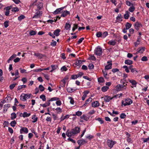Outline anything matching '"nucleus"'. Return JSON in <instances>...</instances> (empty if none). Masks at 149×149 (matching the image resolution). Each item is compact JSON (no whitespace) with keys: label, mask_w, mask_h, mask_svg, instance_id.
I'll return each instance as SVG.
<instances>
[{"label":"nucleus","mask_w":149,"mask_h":149,"mask_svg":"<svg viewBox=\"0 0 149 149\" xmlns=\"http://www.w3.org/2000/svg\"><path fill=\"white\" fill-rule=\"evenodd\" d=\"M80 129L78 127H76L72 129L71 131L68 130H67L66 134L67 136L70 137L72 136H74L78 134L80 132Z\"/></svg>","instance_id":"f257e3e1"},{"label":"nucleus","mask_w":149,"mask_h":149,"mask_svg":"<svg viewBox=\"0 0 149 149\" xmlns=\"http://www.w3.org/2000/svg\"><path fill=\"white\" fill-rule=\"evenodd\" d=\"M127 84L124 82L123 84H118L116 86V89L117 91H122L125 90Z\"/></svg>","instance_id":"f03ea898"},{"label":"nucleus","mask_w":149,"mask_h":149,"mask_svg":"<svg viewBox=\"0 0 149 149\" xmlns=\"http://www.w3.org/2000/svg\"><path fill=\"white\" fill-rule=\"evenodd\" d=\"M32 95L31 94H25L23 93L20 96V99L23 101H25L27 99H29Z\"/></svg>","instance_id":"7ed1b4c3"},{"label":"nucleus","mask_w":149,"mask_h":149,"mask_svg":"<svg viewBox=\"0 0 149 149\" xmlns=\"http://www.w3.org/2000/svg\"><path fill=\"white\" fill-rule=\"evenodd\" d=\"M94 53L97 55L100 56L102 53V49L99 46L97 47L95 49Z\"/></svg>","instance_id":"20e7f679"},{"label":"nucleus","mask_w":149,"mask_h":149,"mask_svg":"<svg viewBox=\"0 0 149 149\" xmlns=\"http://www.w3.org/2000/svg\"><path fill=\"white\" fill-rule=\"evenodd\" d=\"M37 12L35 13L34 15L33 16L32 18L33 19H37L40 18L42 16V12L41 11L36 10Z\"/></svg>","instance_id":"39448f33"},{"label":"nucleus","mask_w":149,"mask_h":149,"mask_svg":"<svg viewBox=\"0 0 149 149\" xmlns=\"http://www.w3.org/2000/svg\"><path fill=\"white\" fill-rule=\"evenodd\" d=\"M125 102L124 103L123 102H122V104L125 106L130 105L132 103V100L129 98H125Z\"/></svg>","instance_id":"423d86ee"},{"label":"nucleus","mask_w":149,"mask_h":149,"mask_svg":"<svg viewBox=\"0 0 149 149\" xmlns=\"http://www.w3.org/2000/svg\"><path fill=\"white\" fill-rule=\"evenodd\" d=\"M108 146L110 148H112L113 145L116 143L115 141L112 140L108 139L107 141Z\"/></svg>","instance_id":"0eeeda50"},{"label":"nucleus","mask_w":149,"mask_h":149,"mask_svg":"<svg viewBox=\"0 0 149 149\" xmlns=\"http://www.w3.org/2000/svg\"><path fill=\"white\" fill-rule=\"evenodd\" d=\"M135 28L138 31L139 28L142 26V25L141 23L138 22H136L135 24H134Z\"/></svg>","instance_id":"6e6552de"},{"label":"nucleus","mask_w":149,"mask_h":149,"mask_svg":"<svg viewBox=\"0 0 149 149\" xmlns=\"http://www.w3.org/2000/svg\"><path fill=\"white\" fill-rule=\"evenodd\" d=\"M89 119V117H87L85 115H83L80 117V121L81 122H83L84 120L88 121Z\"/></svg>","instance_id":"1a4fd4ad"},{"label":"nucleus","mask_w":149,"mask_h":149,"mask_svg":"<svg viewBox=\"0 0 149 149\" xmlns=\"http://www.w3.org/2000/svg\"><path fill=\"white\" fill-rule=\"evenodd\" d=\"M129 81L132 85V86H131L132 88L136 87L137 82L135 80L133 79H129Z\"/></svg>","instance_id":"9d476101"},{"label":"nucleus","mask_w":149,"mask_h":149,"mask_svg":"<svg viewBox=\"0 0 149 149\" xmlns=\"http://www.w3.org/2000/svg\"><path fill=\"white\" fill-rule=\"evenodd\" d=\"M77 143L79 145V146H81L85 143H87V141L84 139H80L77 141Z\"/></svg>","instance_id":"9b49d317"},{"label":"nucleus","mask_w":149,"mask_h":149,"mask_svg":"<svg viewBox=\"0 0 149 149\" xmlns=\"http://www.w3.org/2000/svg\"><path fill=\"white\" fill-rule=\"evenodd\" d=\"M102 98H103L104 100L106 102H109L112 99V97L108 95H106Z\"/></svg>","instance_id":"f8f14e48"},{"label":"nucleus","mask_w":149,"mask_h":149,"mask_svg":"<svg viewBox=\"0 0 149 149\" xmlns=\"http://www.w3.org/2000/svg\"><path fill=\"white\" fill-rule=\"evenodd\" d=\"M20 134H22L23 133L27 134L28 132V130L26 127H22L20 130Z\"/></svg>","instance_id":"ddd939ff"},{"label":"nucleus","mask_w":149,"mask_h":149,"mask_svg":"<svg viewBox=\"0 0 149 149\" xmlns=\"http://www.w3.org/2000/svg\"><path fill=\"white\" fill-rule=\"evenodd\" d=\"M11 8V6H10L7 7L6 8H5L6 10L5 11V15L6 16H8L9 15L10 13V10Z\"/></svg>","instance_id":"4468645a"},{"label":"nucleus","mask_w":149,"mask_h":149,"mask_svg":"<svg viewBox=\"0 0 149 149\" xmlns=\"http://www.w3.org/2000/svg\"><path fill=\"white\" fill-rule=\"evenodd\" d=\"M107 63L109 64L106 65L105 67V69L107 70L111 69L112 68V65L111 62H110L108 61Z\"/></svg>","instance_id":"2eb2a0df"},{"label":"nucleus","mask_w":149,"mask_h":149,"mask_svg":"<svg viewBox=\"0 0 149 149\" xmlns=\"http://www.w3.org/2000/svg\"><path fill=\"white\" fill-rule=\"evenodd\" d=\"M50 104V101L49 100L47 101V102H46L44 104H40V105L43 107L44 108L46 107L47 106H49Z\"/></svg>","instance_id":"dca6fc26"},{"label":"nucleus","mask_w":149,"mask_h":149,"mask_svg":"<svg viewBox=\"0 0 149 149\" xmlns=\"http://www.w3.org/2000/svg\"><path fill=\"white\" fill-rule=\"evenodd\" d=\"M77 89L76 88H72L70 87H68L67 89V91L68 93H72L75 91Z\"/></svg>","instance_id":"f3484780"},{"label":"nucleus","mask_w":149,"mask_h":149,"mask_svg":"<svg viewBox=\"0 0 149 149\" xmlns=\"http://www.w3.org/2000/svg\"><path fill=\"white\" fill-rule=\"evenodd\" d=\"M117 42L116 40H112L109 41L108 42V44L112 45L114 46L116 44Z\"/></svg>","instance_id":"a211bd4d"},{"label":"nucleus","mask_w":149,"mask_h":149,"mask_svg":"<svg viewBox=\"0 0 149 149\" xmlns=\"http://www.w3.org/2000/svg\"><path fill=\"white\" fill-rule=\"evenodd\" d=\"M67 79L66 78H64L62 80H61L60 84L61 86L62 87H64L65 86L66 84V80Z\"/></svg>","instance_id":"6ab92c4d"},{"label":"nucleus","mask_w":149,"mask_h":149,"mask_svg":"<svg viewBox=\"0 0 149 149\" xmlns=\"http://www.w3.org/2000/svg\"><path fill=\"white\" fill-rule=\"evenodd\" d=\"M99 103L98 102L96 101L92 103V105L93 107H98L99 106Z\"/></svg>","instance_id":"aec40b11"},{"label":"nucleus","mask_w":149,"mask_h":149,"mask_svg":"<svg viewBox=\"0 0 149 149\" xmlns=\"http://www.w3.org/2000/svg\"><path fill=\"white\" fill-rule=\"evenodd\" d=\"M70 14V12L67 10L64 11L61 14V17H64Z\"/></svg>","instance_id":"412c9836"},{"label":"nucleus","mask_w":149,"mask_h":149,"mask_svg":"<svg viewBox=\"0 0 149 149\" xmlns=\"http://www.w3.org/2000/svg\"><path fill=\"white\" fill-rule=\"evenodd\" d=\"M130 13L128 11L125 12V13L124 14V17L125 19H128L129 18Z\"/></svg>","instance_id":"4be33fe9"},{"label":"nucleus","mask_w":149,"mask_h":149,"mask_svg":"<svg viewBox=\"0 0 149 149\" xmlns=\"http://www.w3.org/2000/svg\"><path fill=\"white\" fill-rule=\"evenodd\" d=\"M63 8H60L57 9L54 11L53 13L54 14H57L59 13L60 11Z\"/></svg>","instance_id":"5701e85b"},{"label":"nucleus","mask_w":149,"mask_h":149,"mask_svg":"<svg viewBox=\"0 0 149 149\" xmlns=\"http://www.w3.org/2000/svg\"><path fill=\"white\" fill-rule=\"evenodd\" d=\"M83 61L80 60H76L75 62V65L78 66H81L82 64Z\"/></svg>","instance_id":"b1692460"},{"label":"nucleus","mask_w":149,"mask_h":149,"mask_svg":"<svg viewBox=\"0 0 149 149\" xmlns=\"http://www.w3.org/2000/svg\"><path fill=\"white\" fill-rule=\"evenodd\" d=\"M60 31H61L60 29H57L54 31V34L56 36H58L59 35V33Z\"/></svg>","instance_id":"393cba45"},{"label":"nucleus","mask_w":149,"mask_h":149,"mask_svg":"<svg viewBox=\"0 0 149 149\" xmlns=\"http://www.w3.org/2000/svg\"><path fill=\"white\" fill-rule=\"evenodd\" d=\"M125 63L126 64L131 65L133 63V61L131 60L127 59L125 60Z\"/></svg>","instance_id":"a878e982"},{"label":"nucleus","mask_w":149,"mask_h":149,"mask_svg":"<svg viewBox=\"0 0 149 149\" xmlns=\"http://www.w3.org/2000/svg\"><path fill=\"white\" fill-rule=\"evenodd\" d=\"M145 48L144 47H142L138 49H137V52L140 53H142L145 50Z\"/></svg>","instance_id":"bb28decb"},{"label":"nucleus","mask_w":149,"mask_h":149,"mask_svg":"<svg viewBox=\"0 0 149 149\" xmlns=\"http://www.w3.org/2000/svg\"><path fill=\"white\" fill-rule=\"evenodd\" d=\"M109 89V87L107 86H104L101 88V90L103 92L107 91Z\"/></svg>","instance_id":"cd10ccee"},{"label":"nucleus","mask_w":149,"mask_h":149,"mask_svg":"<svg viewBox=\"0 0 149 149\" xmlns=\"http://www.w3.org/2000/svg\"><path fill=\"white\" fill-rule=\"evenodd\" d=\"M32 119L33 120L32 121L33 123L36 122L38 120V118L36 117V115H34L32 116Z\"/></svg>","instance_id":"c85d7f7f"},{"label":"nucleus","mask_w":149,"mask_h":149,"mask_svg":"<svg viewBox=\"0 0 149 149\" xmlns=\"http://www.w3.org/2000/svg\"><path fill=\"white\" fill-rule=\"evenodd\" d=\"M17 117V115L15 113H13L11 114V119L13 120Z\"/></svg>","instance_id":"c756f323"},{"label":"nucleus","mask_w":149,"mask_h":149,"mask_svg":"<svg viewBox=\"0 0 149 149\" xmlns=\"http://www.w3.org/2000/svg\"><path fill=\"white\" fill-rule=\"evenodd\" d=\"M135 10V8L134 6H131L128 9V10L130 12H133Z\"/></svg>","instance_id":"7c9ffc66"},{"label":"nucleus","mask_w":149,"mask_h":149,"mask_svg":"<svg viewBox=\"0 0 149 149\" xmlns=\"http://www.w3.org/2000/svg\"><path fill=\"white\" fill-rule=\"evenodd\" d=\"M131 71L134 75H136L138 72V71L135 68L132 69Z\"/></svg>","instance_id":"2f4dec72"},{"label":"nucleus","mask_w":149,"mask_h":149,"mask_svg":"<svg viewBox=\"0 0 149 149\" xmlns=\"http://www.w3.org/2000/svg\"><path fill=\"white\" fill-rule=\"evenodd\" d=\"M86 137L89 140H91L92 139L94 138V136L91 134H88L86 136Z\"/></svg>","instance_id":"473e14b6"},{"label":"nucleus","mask_w":149,"mask_h":149,"mask_svg":"<svg viewBox=\"0 0 149 149\" xmlns=\"http://www.w3.org/2000/svg\"><path fill=\"white\" fill-rule=\"evenodd\" d=\"M30 115V113H27L26 112H24L22 116L24 118L27 117H29Z\"/></svg>","instance_id":"72a5a7b5"},{"label":"nucleus","mask_w":149,"mask_h":149,"mask_svg":"<svg viewBox=\"0 0 149 149\" xmlns=\"http://www.w3.org/2000/svg\"><path fill=\"white\" fill-rule=\"evenodd\" d=\"M132 26V24L129 22H127L125 24V28L127 29H129Z\"/></svg>","instance_id":"f704fd0d"},{"label":"nucleus","mask_w":149,"mask_h":149,"mask_svg":"<svg viewBox=\"0 0 149 149\" xmlns=\"http://www.w3.org/2000/svg\"><path fill=\"white\" fill-rule=\"evenodd\" d=\"M125 3L127 6H134L133 3H132L128 0H126L125 1Z\"/></svg>","instance_id":"c9c22d12"},{"label":"nucleus","mask_w":149,"mask_h":149,"mask_svg":"<svg viewBox=\"0 0 149 149\" xmlns=\"http://www.w3.org/2000/svg\"><path fill=\"white\" fill-rule=\"evenodd\" d=\"M42 7V3H40L38 4L37 6V10H38L41 9Z\"/></svg>","instance_id":"e433bc0d"},{"label":"nucleus","mask_w":149,"mask_h":149,"mask_svg":"<svg viewBox=\"0 0 149 149\" xmlns=\"http://www.w3.org/2000/svg\"><path fill=\"white\" fill-rule=\"evenodd\" d=\"M69 99L70 100V103L72 104H73L74 103V101L73 99L71 97H68Z\"/></svg>","instance_id":"4c0bfd02"},{"label":"nucleus","mask_w":149,"mask_h":149,"mask_svg":"<svg viewBox=\"0 0 149 149\" xmlns=\"http://www.w3.org/2000/svg\"><path fill=\"white\" fill-rule=\"evenodd\" d=\"M95 119L96 120L98 121L101 124H103L104 123V121L102 120L101 118H95Z\"/></svg>","instance_id":"58836bf2"},{"label":"nucleus","mask_w":149,"mask_h":149,"mask_svg":"<svg viewBox=\"0 0 149 149\" xmlns=\"http://www.w3.org/2000/svg\"><path fill=\"white\" fill-rule=\"evenodd\" d=\"M71 27L70 25L68 23H66L65 26V28L66 30H68Z\"/></svg>","instance_id":"ea45409f"},{"label":"nucleus","mask_w":149,"mask_h":149,"mask_svg":"<svg viewBox=\"0 0 149 149\" xmlns=\"http://www.w3.org/2000/svg\"><path fill=\"white\" fill-rule=\"evenodd\" d=\"M108 32L107 31H105L102 33V38H105L108 35Z\"/></svg>","instance_id":"a19ab883"},{"label":"nucleus","mask_w":149,"mask_h":149,"mask_svg":"<svg viewBox=\"0 0 149 149\" xmlns=\"http://www.w3.org/2000/svg\"><path fill=\"white\" fill-rule=\"evenodd\" d=\"M98 81L99 83H103L104 81V79L103 77H101L98 79Z\"/></svg>","instance_id":"79ce46f5"},{"label":"nucleus","mask_w":149,"mask_h":149,"mask_svg":"<svg viewBox=\"0 0 149 149\" xmlns=\"http://www.w3.org/2000/svg\"><path fill=\"white\" fill-rule=\"evenodd\" d=\"M16 124V122L15 120H13L10 123V125L12 127H14Z\"/></svg>","instance_id":"37998d69"},{"label":"nucleus","mask_w":149,"mask_h":149,"mask_svg":"<svg viewBox=\"0 0 149 149\" xmlns=\"http://www.w3.org/2000/svg\"><path fill=\"white\" fill-rule=\"evenodd\" d=\"M40 98L42 99L43 101H45L46 100V96L44 95H42L40 96Z\"/></svg>","instance_id":"c03bdc74"},{"label":"nucleus","mask_w":149,"mask_h":149,"mask_svg":"<svg viewBox=\"0 0 149 149\" xmlns=\"http://www.w3.org/2000/svg\"><path fill=\"white\" fill-rule=\"evenodd\" d=\"M55 110L57 113H60L62 112V109L60 107H57L55 109Z\"/></svg>","instance_id":"a18cd8bd"},{"label":"nucleus","mask_w":149,"mask_h":149,"mask_svg":"<svg viewBox=\"0 0 149 149\" xmlns=\"http://www.w3.org/2000/svg\"><path fill=\"white\" fill-rule=\"evenodd\" d=\"M52 116L54 120H58V117L57 115L53 113L52 114Z\"/></svg>","instance_id":"49530a36"},{"label":"nucleus","mask_w":149,"mask_h":149,"mask_svg":"<svg viewBox=\"0 0 149 149\" xmlns=\"http://www.w3.org/2000/svg\"><path fill=\"white\" fill-rule=\"evenodd\" d=\"M26 86L25 85H22L21 86H19L17 88V90H19L21 89L22 88H25Z\"/></svg>","instance_id":"de8ad7c7"},{"label":"nucleus","mask_w":149,"mask_h":149,"mask_svg":"<svg viewBox=\"0 0 149 149\" xmlns=\"http://www.w3.org/2000/svg\"><path fill=\"white\" fill-rule=\"evenodd\" d=\"M36 33V31H34L31 30L29 31V34L31 36L35 35Z\"/></svg>","instance_id":"09e8293b"},{"label":"nucleus","mask_w":149,"mask_h":149,"mask_svg":"<svg viewBox=\"0 0 149 149\" xmlns=\"http://www.w3.org/2000/svg\"><path fill=\"white\" fill-rule=\"evenodd\" d=\"M96 35L97 37L99 38L101 37L102 38V33L100 31L98 32H97Z\"/></svg>","instance_id":"8fccbe9b"},{"label":"nucleus","mask_w":149,"mask_h":149,"mask_svg":"<svg viewBox=\"0 0 149 149\" xmlns=\"http://www.w3.org/2000/svg\"><path fill=\"white\" fill-rule=\"evenodd\" d=\"M84 74L83 72H79L77 74H76L77 77H81Z\"/></svg>","instance_id":"3c124183"},{"label":"nucleus","mask_w":149,"mask_h":149,"mask_svg":"<svg viewBox=\"0 0 149 149\" xmlns=\"http://www.w3.org/2000/svg\"><path fill=\"white\" fill-rule=\"evenodd\" d=\"M102 72L103 73L104 76L106 79H108V77H107V73L106 71L102 70Z\"/></svg>","instance_id":"603ef678"},{"label":"nucleus","mask_w":149,"mask_h":149,"mask_svg":"<svg viewBox=\"0 0 149 149\" xmlns=\"http://www.w3.org/2000/svg\"><path fill=\"white\" fill-rule=\"evenodd\" d=\"M39 88L40 91L41 92L43 91L44 90L45 88L42 85H40Z\"/></svg>","instance_id":"864d4df0"},{"label":"nucleus","mask_w":149,"mask_h":149,"mask_svg":"<svg viewBox=\"0 0 149 149\" xmlns=\"http://www.w3.org/2000/svg\"><path fill=\"white\" fill-rule=\"evenodd\" d=\"M25 17L24 15H22L18 17V19L19 21H21L22 19L24 18Z\"/></svg>","instance_id":"5fc2aeb1"},{"label":"nucleus","mask_w":149,"mask_h":149,"mask_svg":"<svg viewBox=\"0 0 149 149\" xmlns=\"http://www.w3.org/2000/svg\"><path fill=\"white\" fill-rule=\"evenodd\" d=\"M123 68L124 69H125V70L128 73L129 72V68L127 66L124 65L123 67Z\"/></svg>","instance_id":"6e6d98bb"},{"label":"nucleus","mask_w":149,"mask_h":149,"mask_svg":"<svg viewBox=\"0 0 149 149\" xmlns=\"http://www.w3.org/2000/svg\"><path fill=\"white\" fill-rule=\"evenodd\" d=\"M148 60V58L146 56H143L141 59V60L143 61H147Z\"/></svg>","instance_id":"4d7b16f0"},{"label":"nucleus","mask_w":149,"mask_h":149,"mask_svg":"<svg viewBox=\"0 0 149 149\" xmlns=\"http://www.w3.org/2000/svg\"><path fill=\"white\" fill-rule=\"evenodd\" d=\"M17 85V84H11L9 86L10 89L11 90H12L15 87V86Z\"/></svg>","instance_id":"13d9d810"},{"label":"nucleus","mask_w":149,"mask_h":149,"mask_svg":"<svg viewBox=\"0 0 149 149\" xmlns=\"http://www.w3.org/2000/svg\"><path fill=\"white\" fill-rule=\"evenodd\" d=\"M4 25L5 27L7 28L9 26V22L6 21L4 22Z\"/></svg>","instance_id":"bf43d9fd"},{"label":"nucleus","mask_w":149,"mask_h":149,"mask_svg":"<svg viewBox=\"0 0 149 149\" xmlns=\"http://www.w3.org/2000/svg\"><path fill=\"white\" fill-rule=\"evenodd\" d=\"M122 16L121 14H120L118 15L117 17H116V19L117 20H120L121 19V20H122Z\"/></svg>","instance_id":"052dcab7"},{"label":"nucleus","mask_w":149,"mask_h":149,"mask_svg":"<svg viewBox=\"0 0 149 149\" xmlns=\"http://www.w3.org/2000/svg\"><path fill=\"white\" fill-rule=\"evenodd\" d=\"M19 10L17 7H14L12 8V11L13 12H16L18 11Z\"/></svg>","instance_id":"680f3d73"},{"label":"nucleus","mask_w":149,"mask_h":149,"mask_svg":"<svg viewBox=\"0 0 149 149\" xmlns=\"http://www.w3.org/2000/svg\"><path fill=\"white\" fill-rule=\"evenodd\" d=\"M126 117V115L125 113H122L121 114L120 117L121 119H124Z\"/></svg>","instance_id":"e2e57ef3"},{"label":"nucleus","mask_w":149,"mask_h":149,"mask_svg":"<svg viewBox=\"0 0 149 149\" xmlns=\"http://www.w3.org/2000/svg\"><path fill=\"white\" fill-rule=\"evenodd\" d=\"M56 44V41L52 40L51 42V45L52 46H55Z\"/></svg>","instance_id":"0e129e2a"},{"label":"nucleus","mask_w":149,"mask_h":149,"mask_svg":"<svg viewBox=\"0 0 149 149\" xmlns=\"http://www.w3.org/2000/svg\"><path fill=\"white\" fill-rule=\"evenodd\" d=\"M88 67L90 69H92L93 68L94 66L93 64L90 63L88 65Z\"/></svg>","instance_id":"69168bd1"},{"label":"nucleus","mask_w":149,"mask_h":149,"mask_svg":"<svg viewBox=\"0 0 149 149\" xmlns=\"http://www.w3.org/2000/svg\"><path fill=\"white\" fill-rule=\"evenodd\" d=\"M92 99L91 97L89 98L88 99L86 100V102L88 104L90 103L92 101Z\"/></svg>","instance_id":"338daca9"},{"label":"nucleus","mask_w":149,"mask_h":149,"mask_svg":"<svg viewBox=\"0 0 149 149\" xmlns=\"http://www.w3.org/2000/svg\"><path fill=\"white\" fill-rule=\"evenodd\" d=\"M56 103L57 106H60L61 104V102L60 100H57L56 102Z\"/></svg>","instance_id":"774afa93"}]
</instances>
